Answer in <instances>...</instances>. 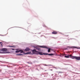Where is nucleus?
I'll list each match as a JSON object with an SVG mask.
<instances>
[{
	"instance_id": "1",
	"label": "nucleus",
	"mask_w": 80,
	"mask_h": 80,
	"mask_svg": "<svg viewBox=\"0 0 80 80\" xmlns=\"http://www.w3.org/2000/svg\"><path fill=\"white\" fill-rule=\"evenodd\" d=\"M70 58H72V59H76V60H80V57H73L72 56V55H70Z\"/></svg>"
},
{
	"instance_id": "2",
	"label": "nucleus",
	"mask_w": 80,
	"mask_h": 80,
	"mask_svg": "<svg viewBox=\"0 0 80 80\" xmlns=\"http://www.w3.org/2000/svg\"><path fill=\"white\" fill-rule=\"evenodd\" d=\"M16 53H18V52H21V53L23 52V51L22 50H20L19 51H15Z\"/></svg>"
},
{
	"instance_id": "3",
	"label": "nucleus",
	"mask_w": 80,
	"mask_h": 80,
	"mask_svg": "<svg viewBox=\"0 0 80 80\" xmlns=\"http://www.w3.org/2000/svg\"><path fill=\"white\" fill-rule=\"evenodd\" d=\"M30 50V48H26L25 49V51H26L27 52V51H29Z\"/></svg>"
},
{
	"instance_id": "4",
	"label": "nucleus",
	"mask_w": 80,
	"mask_h": 80,
	"mask_svg": "<svg viewBox=\"0 0 80 80\" xmlns=\"http://www.w3.org/2000/svg\"><path fill=\"white\" fill-rule=\"evenodd\" d=\"M52 34H57L58 33L57 31H53V32H52Z\"/></svg>"
},
{
	"instance_id": "5",
	"label": "nucleus",
	"mask_w": 80,
	"mask_h": 80,
	"mask_svg": "<svg viewBox=\"0 0 80 80\" xmlns=\"http://www.w3.org/2000/svg\"><path fill=\"white\" fill-rule=\"evenodd\" d=\"M33 53H34L35 52V53H37L38 52V51H36L35 49H34L32 51Z\"/></svg>"
},
{
	"instance_id": "6",
	"label": "nucleus",
	"mask_w": 80,
	"mask_h": 80,
	"mask_svg": "<svg viewBox=\"0 0 80 80\" xmlns=\"http://www.w3.org/2000/svg\"><path fill=\"white\" fill-rule=\"evenodd\" d=\"M1 51H7V49L5 48H2L1 50Z\"/></svg>"
},
{
	"instance_id": "7",
	"label": "nucleus",
	"mask_w": 80,
	"mask_h": 80,
	"mask_svg": "<svg viewBox=\"0 0 80 80\" xmlns=\"http://www.w3.org/2000/svg\"><path fill=\"white\" fill-rule=\"evenodd\" d=\"M38 54H39V55H42L43 54H42V52H39L38 51Z\"/></svg>"
},
{
	"instance_id": "8",
	"label": "nucleus",
	"mask_w": 80,
	"mask_h": 80,
	"mask_svg": "<svg viewBox=\"0 0 80 80\" xmlns=\"http://www.w3.org/2000/svg\"><path fill=\"white\" fill-rule=\"evenodd\" d=\"M39 47H41V48H47V49H48V48L45 46H40Z\"/></svg>"
},
{
	"instance_id": "9",
	"label": "nucleus",
	"mask_w": 80,
	"mask_h": 80,
	"mask_svg": "<svg viewBox=\"0 0 80 80\" xmlns=\"http://www.w3.org/2000/svg\"><path fill=\"white\" fill-rule=\"evenodd\" d=\"M46 55H50V56H52V55H53V54H46Z\"/></svg>"
},
{
	"instance_id": "10",
	"label": "nucleus",
	"mask_w": 80,
	"mask_h": 80,
	"mask_svg": "<svg viewBox=\"0 0 80 80\" xmlns=\"http://www.w3.org/2000/svg\"><path fill=\"white\" fill-rule=\"evenodd\" d=\"M64 57H65V58H69V56H65Z\"/></svg>"
},
{
	"instance_id": "11",
	"label": "nucleus",
	"mask_w": 80,
	"mask_h": 80,
	"mask_svg": "<svg viewBox=\"0 0 80 80\" xmlns=\"http://www.w3.org/2000/svg\"><path fill=\"white\" fill-rule=\"evenodd\" d=\"M51 66V65H47L46 64L44 65V66Z\"/></svg>"
},
{
	"instance_id": "12",
	"label": "nucleus",
	"mask_w": 80,
	"mask_h": 80,
	"mask_svg": "<svg viewBox=\"0 0 80 80\" xmlns=\"http://www.w3.org/2000/svg\"><path fill=\"white\" fill-rule=\"evenodd\" d=\"M50 48H49L48 50V52H50Z\"/></svg>"
},
{
	"instance_id": "13",
	"label": "nucleus",
	"mask_w": 80,
	"mask_h": 80,
	"mask_svg": "<svg viewBox=\"0 0 80 80\" xmlns=\"http://www.w3.org/2000/svg\"><path fill=\"white\" fill-rule=\"evenodd\" d=\"M36 48L37 50H40V48Z\"/></svg>"
},
{
	"instance_id": "14",
	"label": "nucleus",
	"mask_w": 80,
	"mask_h": 80,
	"mask_svg": "<svg viewBox=\"0 0 80 80\" xmlns=\"http://www.w3.org/2000/svg\"><path fill=\"white\" fill-rule=\"evenodd\" d=\"M65 55V54H61V57H63V56Z\"/></svg>"
},
{
	"instance_id": "15",
	"label": "nucleus",
	"mask_w": 80,
	"mask_h": 80,
	"mask_svg": "<svg viewBox=\"0 0 80 80\" xmlns=\"http://www.w3.org/2000/svg\"><path fill=\"white\" fill-rule=\"evenodd\" d=\"M9 47H15L14 46H10Z\"/></svg>"
},
{
	"instance_id": "16",
	"label": "nucleus",
	"mask_w": 80,
	"mask_h": 80,
	"mask_svg": "<svg viewBox=\"0 0 80 80\" xmlns=\"http://www.w3.org/2000/svg\"><path fill=\"white\" fill-rule=\"evenodd\" d=\"M17 55H22L20 54H17Z\"/></svg>"
},
{
	"instance_id": "17",
	"label": "nucleus",
	"mask_w": 80,
	"mask_h": 80,
	"mask_svg": "<svg viewBox=\"0 0 80 80\" xmlns=\"http://www.w3.org/2000/svg\"><path fill=\"white\" fill-rule=\"evenodd\" d=\"M11 50H15V49L13 48H11Z\"/></svg>"
},
{
	"instance_id": "18",
	"label": "nucleus",
	"mask_w": 80,
	"mask_h": 80,
	"mask_svg": "<svg viewBox=\"0 0 80 80\" xmlns=\"http://www.w3.org/2000/svg\"><path fill=\"white\" fill-rule=\"evenodd\" d=\"M59 73H63V72H59Z\"/></svg>"
},
{
	"instance_id": "19",
	"label": "nucleus",
	"mask_w": 80,
	"mask_h": 80,
	"mask_svg": "<svg viewBox=\"0 0 80 80\" xmlns=\"http://www.w3.org/2000/svg\"><path fill=\"white\" fill-rule=\"evenodd\" d=\"M31 53V52H28V53Z\"/></svg>"
},
{
	"instance_id": "20",
	"label": "nucleus",
	"mask_w": 80,
	"mask_h": 80,
	"mask_svg": "<svg viewBox=\"0 0 80 80\" xmlns=\"http://www.w3.org/2000/svg\"><path fill=\"white\" fill-rule=\"evenodd\" d=\"M28 63H30V62H28Z\"/></svg>"
},
{
	"instance_id": "21",
	"label": "nucleus",
	"mask_w": 80,
	"mask_h": 80,
	"mask_svg": "<svg viewBox=\"0 0 80 80\" xmlns=\"http://www.w3.org/2000/svg\"><path fill=\"white\" fill-rule=\"evenodd\" d=\"M74 48H76V47H74Z\"/></svg>"
},
{
	"instance_id": "22",
	"label": "nucleus",
	"mask_w": 80,
	"mask_h": 80,
	"mask_svg": "<svg viewBox=\"0 0 80 80\" xmlns=\"http://www.w3.org/2000/svg\"><path fill=\"white\" fill-rule=\"evenodd\" d=\"M44 55H45V54H44Z\"/></svg>"
}]
</instances>
